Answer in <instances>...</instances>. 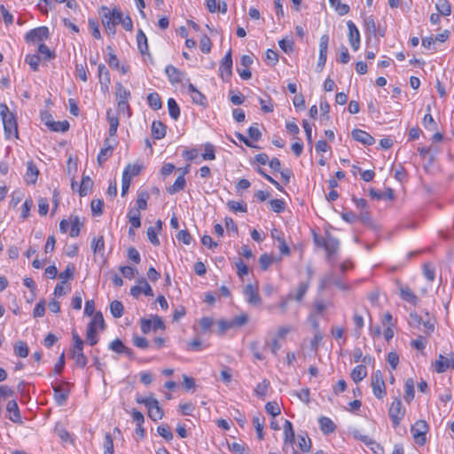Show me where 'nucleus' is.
<instances>
[{
  "label": "nucleus",
  "mask_w": 454,
  "mask_h": 454,
  "mask_svg": "<svg viewBox=\"0 0 454 454\" xmlns=\"http://www.w3.org/2000/svg\"><path fill=\"white\" fill-rule=\"evenodd\" d=\"M100 14L101 22L106 33L114 35L116 32L115 27L121 21V12L117 8L110 10L106 6H102Z\"/></svg>",
  "instance_id": "1"
},
{
  "label": "nucleus",
  "mask_w": 454,
  "mask_h": 454,
  "mask_svg": "<svg viewBox=\"0 0 454 454\" xmlns=\"http://www.w3.org/2000/svg\"><path fill=\"white\" fill-rule=\"evenodd\" d=\"M0 116L4 124V131L6 139H10L13 134L16 138H19L18 124L16 118L12 113L9 111L5 104L0 105Z\"/></svg>",
  "instance_id": "2"
},
{
  "label": "nucleus",
  "mask_w": 454,
  "mask_h": 454,
  "mask_svg": "<svg viewBox=\"0 0 454 454\" xmlns=\"http://www.w3.org/2000/svg\"><path fill=\"white\" fill-rule=\"evenodd\" d=\"M136 402L140 404H145L148 410V416L153 420L157 421L162 419L163 411L159 405L158 400L150 395L146 397H143L139 395L136 396Z\"/></svg>",
  "instance_id": "3"
},
{
  "label": "nucleus",
  "mask_w": 454,
  "mask_h": 454,
  "mask_svg": "<svg viewBox=\"0 0 454 454\" xmlns=\"http://www.w3.org/2000/svg\"><path fill=\"white\" fill-rule=\"evenodd\" d=\"M72 339L74 345L70 349L71 357L74 360L77 366L84 368L88 362L87 357L83 353L84 342L76 332H73Z\"/></svg>",
  "instance_id": "4"
},
{
  "label": "nucleus",
  "mask_w": 454,
  "mask_h": 454,
  "mask_svg": "<svg viewBox=\"0 0 454 454\" xmlns=\"http://www.w3.org/2000/svg\"><path fill=\"white\" fill-rule=\"evenodd\" d=\"M371 381L374 396L378 399H382L386 395V385L380 370L372 374Z\"/></svg>",
  "instance_id": "5"
},
{
  "label": "nucleus",
  "mask_w": 454,
  "mask_h": 454,
  "mask_svg": "<svg viewBox=\"0 0 454 454\" xmlns=\"http://www.w3.org/2000/svg\"><path fill=\"white\" fill-rule=\"evenodd\" d=\"M404 415L405 409L403 406L402 401L399 398H395L388 410V416L393 423L394 427L399 426Z\"/></svg>",
  "instance_id": "6"
},
{
  "label": "nucleus",
  "mask_w": 454,
  "mask_h": 454,
  "mask_svg": "<svg viewBox=\"0 0 454 454\" xmlns=\"http://www.w3.org/2000/svg\"><path fill=\"white\" fill-rule=\"evenodd\" d=\"M69 387L70 383L67 381H64L60 385L52 386L54 400L59 406H63L67 403L70 393Z\"/></svg>",
  "instance_id": "7"
},
{
  "label": "nucleus",
  "mask_w": 454,
  "mask_h": 454,
  "mask_svg": "<svg viewBox=\"0 0 454 454\" xmlns=\"http://www.w3.org/2000/svg\"><path fill=\"white\" fill-rule=\"evenodd\" d=\"M232 64L231 50H229L219 65L220 76L223 81H230L232 75Z\"/></svg>",
  "instance_id": "8"
},
{
  "label": "nucleus",
  "mask_w": 454,
  "mask_h": 454,
  "mask_svg": "<svg viewBox=\"0 0 454 454\" xmlns=\"http://www.w3.org/2000/svg\"><path fill=\"white\" fill-rule=\"evenodd\" d=\"M411 434L415 440V442L419 444L423 445L426 442V435L428 431V426L425 420H418L412 427H411Z\"/></svg>",
  "instance_id": "9"
},
{
  "label": "nucleus",
  "mask_w": 454,
  "mask_h": 454,
  "mask_svg": "<svg viewBox=\"0 0 454 454\" xmlns=\"http://www.w3.org/2000/svg\"><path fill=\"white\" fill-rule=\"evenodd\" d=\"M50 35L49 28L47 27H39L28 31L25 39L27 43L42 42L48 39Z\"/></svg>",
  "instance_id": "10"
},
{
  "label": "nucleus",
  "mask_w": 454,
  "mask_h": 454,
  "mask_svg": "<svg viewBox=\"0 0 454 454\" xmlns=\"http://www.w3.org/2000/svg\"><path fill=\"white\" fill-rule=\"evenodd\" d=\"M334 285L339 289L348 290V286L344 284L340 278L336 277L333 272H330L329 274L324 276L319 283V288L321 290L327 288L329 286Z\"/></svg>",
  "instance_id": "11"
},
{
  "label": "nucleus",
  "mask_w": 454,
  "mask_h": 454,
  "mask_svg": "<svg viewBox=\"0 0 454 454\" xmlns=\"http://www.w3.org/2000/svg\"><path fill=\"white\" fill-rule=\"evenodd\" d=\"M433 366L437 373H442L449 368H454V354L451 353L449 356L439 355L438 359L433 364Z\"/></svg>",
  "instance_id": "12"
},
{
  "label": "nucleus",
  "mask_w": 454,
  "mask_h": 454,
  "mask_svg": "<svg viewBox=\"0 0 454 454\" xmlns=\"http://www.w3.org/2000/svg\"><path fill=\"white\" fill-rule=\"evenodd\" d=\"M138 285H136L130 288V294L134 298H137L140 294H144L146 296H153V291L145 278H141L137 280Z\"/></svg>",
  "instance_id": "13"
},
{
  "label": "nucleus",
  "mask_w": 454,
  "mask_h": 454,
  "mask_svg": "<svg viewBox=\"0 0 454 454\" xmlns=\"http://www.w3.org/2000/svg\"><path fill=\"white\" fill-rule=\"evenodd\" d=\"M348 29V42L350 43L351 48L356 51L360 47V33L356 24L348 20L347 22Z\"/></svg>",
  "instance_id": "14"
},
{
  "label": "nucleus",
  "mask_w": 454,
  "mask_h": 454,
  "mask_svg": "<svg viewBox=\"0 0 454 454\" xmlns=\"http://www.w3.org/2000/svg\"><path fill=\"white\" fill-rule=\"evenodd\" d=\"M340 247V241L337 238L331 234H326L325 244H324V249L326 252V259L330 262L333 256L337 253Z\"/></svg>",
  "instance_id": "15"
},
{
  "label": "nucleus",
  "mask_w": 454,
  "mask_h": 454,
  "mask_svg": "<svg viewBox=\"0 0 454 454\" xmlns=\"http://www.w3.org/2000/svg\"><path fill=\"white\" fill-rule=\"evenodd\" d=\"M328 43H329V36L328 35L325 34L320 37L319 42V56H318V61L317 67L320 70L323 69V67L325 65L326 59H327V49H328Z\"/></svg>",
  "instance_id": "16"
},
{
  "label": "nucleus",
  "mask_w": 454,
  "mask_h": 454,
  "mask_svg": "<svg viewBox=\"0 0 454 454\" xmlns=\"http://www.w3.org/2000/svg\"><path fill=\"white\" fill-rule=\"evenodd\" d=\"M246 296L247 301L251 305H259L261 303V298L258 294V290L252 284H247L243 291Z\"/></svg>",
  "instance_id": "17"
},
{
  "label": "nucleus",
  "mask_w": 454,
  "mask_h": 454,
  "mask_svg": "<svg viewBox=\"0 0 454 454\" xmlns=\"http://www.w3.org/2000/svg\"><path fill=\"white\" fill-rule=\"evenodd\" d=\"M354 140L363 144L364 145H372L375 143V139L368 132L355 129L351 132Z\"/></svg>",
  "instance_id": "18"
},
{
  "label": "nucleus",
  "mask_w": 454,
  "mask_h": 454,
  "mask_svg": "<svg viewBox=\"0 0 454 454\" xmlns=\"http://www.w3.org/2000/svg\"><path fill=\"white\" fill-rule=\"evenodd\" d=\"M98 76L101 90L103 91L108 90L111 83L110 73L104 64H99L98 67Z\"/></svg>",
  "instance_id": "19"
},
{
  "label": "nucleus",
  "mask_w": 454,
  "mask_h": 454,
  "mask_svg": "<svg viewBox=\"0 0 454 454\" xmlns=\"http://www.w3.org/2000/svg\"><path fill=\"white\" fill-rule=\"evenodd\" d=\"M165 73L172 84L181 83L185 76V73L172 65L166 67Z\"/></svg>",
  "instance_id": "20"
},
{
  "label": "nucleus",
  "mask_w": 454,
  "mask_h": 454,
  "mask_svg": "<svg viewBox=\"0 0 454 454\" xmlns=\"http://www.w3.org/2000/svg\"><path fill=\"white\" fill-rule=\"evenodd\" d=\"M399 293L401 298L412 304L416 305L419 301L418 296L411 290V288L407 286L399 285Z\"/></svg>",
  "instance_id": "21"
},
{
  "label": "nucleus",
  "mask_w": 454,
  "mask_h": 454,
  "mask_svg": "<svg viewBox=\"0 0 454 454\" xmlns=\"http://www.w3.org/2000/svg\"><path fill=\"white\" fill-rule=\"evenodd\" d=\"M6 411L10 413L9 419L14 423H21V415L18 403L15 400H11L6 405Z\"/></svg>",
  "instance_id": "22"
},
{
  "label": "nucleus",
  "mask_w": 454,
  "mask_h": 454,
  "mask_svg": "<svg viewBox=\"0 0 454 454\" xmlns=\"http://www.w3.org/2000/svg\"><path fill=\"white\" fill-rule=\"evenodd\" d=\"M364 26L365 33L369 35L367 36V40H366V42L368 43L369 41L371 40V36L376 37L377 33H378L377 27H376V23H375V20H374V18L372 15L366 16L364 18Z\"/></svg>",
  "instance_id": "23"
},
{
  "label": "nucleus",
  "mask_w": 454,
  "mask_h": 454,
  "mask_svg": "<svg viewBox=\"0 0 454 454\" xmlns=\"http://www.w3.org/2000/svg\"><path fill=\"white\" fill-rule=\"evenodd\" d=\"M39 175V170L33 161H28L27 164V172L25 175V181L27 184H35Z\"/></svg>",
  "instance_id": "24"
},
{
  "label": "nucleus",
  "mask_w": 454,
  "mask_h": 454,
  "mask_svg": "<svg viewBox=\"0 0 454 454\" xmlns=\"http://www.w3.org/2000/svg\"><path fill=\"white\" fill-rule=\"evenodd\" d=\"M137 48L142 55H150L147 37L142 29L137 34Z\"/></svg>",
  "instance_id": "25"
},
{
  "label": "nucleus",
  "mask_w": 454,
  "mask_h": 454,
  "mask_svg": "<svg viewBox=\"0 0 454 454\" xmlns=\"http://www.w3.org/2000/svg\"><path fill=\"white\" fill-rule=\"evenodd\" d=\"M318 423L320 427V430L325 434H328L335 431V425L333 421L325 416H322L318 419Z\"/></svg>",
  "instance_id": "26"
},
{
  "label": "nucleus",
  "mask_w": 454,
  "mask_h": 454,
  "mask_svg": "<svg viewBox=\"0 0 454 454\" xmlns=\"http://www.w3.org/2000/svg\"><path fill=\"white\" fill-rule=\"evenodd\" d=\"M167 127L160 121H154L152 124V135L155 139H161L166 135Z\"/></svg>",
  "instance_id": "27"
},
{
  "label": "nucleus",
  "mask_w": 454,
  "mask_h": 454,
  "mask_svg": "<svg viewBox=\"0 0 454 454\" xmlns=\"http://www.w3.org/2000/svg\"><path fill=\"white\" fill-rule=\"evenodd\" d=\"M93 181L89 176H82V182L79 187V194L81 197H85L92 190Z\"/></svg>",
  "instance_id": "28"
},
{
  "label": "nucleus",
  "mask_w": 454,
  "mask_h": 454,
  "mask_svg": "<svg viewBox=\"0 0 454 454\" xmlns=\"http://www.w3.org/2000/svg\"><path fill=\"white\" fill-rule=\"evenodd\" d=\"M366 376H367V370H366L365 365H364V364H359V365L356 366L350 373L351 379L356 383L363 380Z\"/></svg>",
  "instance_id": "29"
},
{
  "label": "nucleus",
  "mask_w": 454,
  "mask_h": 454,
  "mask_svg": "<svg viewBox=\"0 0 454 454\" xmlns=\"http://www.w3.org/2000/svg\"><path fill=\"white\" fill-rule=\"evenodd\" d=\"M295 440V434L293 425L289 420H286L284 424V441L293 444Z\"/></svg>",
  "instance_id": "30"
},
{
  "label": "nucleus",
  "mask_w": 454,
  "mask_h": 454,
  "mask_svg": "<svg viewBox=\"0 0 454 454\" xmlns=\"http://www.w3.org/2000/svg\"><path fill=\"white\" fill-rule=\"evenodd\" d=\"M427 114L423 118V125H424L425 129H427L430 131H434L437 129V125L431 114L430 105H427Z\"/></svg>",
  "instance_id": "31"
},
{
  "label": "nucleus",
  "mask_w": 454,
  "mask_h": 454,
  "mask_svg": "<svg viewBox=\"0 0 454 454\" xmlns=\"http://www.w3.org/2000/svg\"><path fill=\"white\" fill-rule=\"evenodd\" d=\"M435 8L441 15L449 16L451 13V6L448 0H436Z\"/></svg>",
  "instance_id": "32"
},
{
  "label": "nucleus",
  "mask_w": 454,
  "mask_h": 454,
  "mask_svg": "<svg viewBox=\"0 0 454 454\" xmlns=\"http://www.w3.org/2000/svg\"><path fill=\"white\" fill-rule=\"evenodd\" d=\"M147 103L153 110H159L162 107V102L157 92H152L147 96Z\"/></svg>",
  "instance_id": "33"
},
{
  "label": "nucleus",
  "mask_w": 454,
  "mask_h": 454,
  "mask_svg": "<svg viewBox=\"0 0 454 454\" xmlns=\"http://www.w3.org/2000/svg\"><path fill=\"white\" fill-rule=\"evenodd\" d=\"M14 354L19 356L25 358L28 356L29 350L26 342L20 340L14 344Z\"/></svg>",
  "instance_id": "34"
},
{
  "label": "nucleus",
  "mask_w": 454,
  "mask_h": 454,
  "mask_svg": "<svg viewBox=\"0 0 454 454\" xmlns=\"http://www.w3.org/2000/svg\"><path fill=\"white\" fill-rule=\"evenodd\" d=\"M186 181L185 178L183 176H179L174 184L169 186L167 191L169 194H175L178 192L179 191L183 190L185 186Z\"/></svg>",
  "instance_id": "35"
},
{
  "label": "nucleus",
  "mask_w": 454,
  "mask_h": 454,
  "mask_svg": "<svg viewBox=\"0 0 454 454\" xmlns=\"http://www.w3.org/2000/svg\"><path fill=\"white\" fill-rule=\"evenodd\" d=\"M168 109L169 116L173 120H177L179 118L180 108H179L176 101L172 98L168 99Z\"/></svg>",
  "instance_id": "36"
},
{
  "label": "nucleus",
  "mask_w": 454,
  "mask_h": 454,
  "mask_svg": "<svg viewBox=\"0 0 454 454\" xmlns=\"http://www.w3.org/2000/svg\"><path fill=\"white\" fill-rule=\"evenodd\" d=\"M110 311L114 318H120L124 312L123 304L119 301H114L110 303Z\"/></svg>",
  "instance_id": "37"
},
{
  "label": "nucleus",
  "mask_w": 454,
  "mask_h": 454,
  "mask_svg": "<svg viewBox=\"0 0 454 454\" xmlns=\"http://www.w3.org/2000/svg\"><path fill=\"white\" fill-rule=\"evenodd\" d=\"M149 200V193L145 191L140 192L137 195L136 206L137 210H145L147 207V200Z\"/></svg>",
  "instance_id": "38"
},
{
  "label": "nucleus",
  "mask_w": 454,
  "mask_h": 454,
  "mask_svg": "<svg viewBox=\"0 0 454 454\" xmlns=\"http://www.w3.org/2000/svg\"><path fill=\"white\" fill-rule=\"evenodd\" d=\"M130 98V92L129 90L124 88L121 83L116 85V100L117 102L128 101Z\"/></svg>",
  "instance_id": "39"
},
{
  "label": "nucleus",
  "mask_w": 454,
  "mask_h": 454,
  "mask_svg": "<svg viewBox=\"0 0 454 454\" xmlns=\"http://www.w3.org/2000/svg\"><path fill=\"white\" fill-rule=\"evenodd\" d=\"M405 394H404V400L407 403H411L414 398V381L412 379H408L405 382Z\"/></svg>",
  "instance_id": "40"
},
{
  "label": "nucleus",
  "mask_w": 454,
  "mask_h": 454,
  "mask_svg": "<svg viewBox=\"0 0 454 454\" xmlns=\"http://www.w3.org/2000/svg\"><path fill=\"white\" fill-rule=\"evenodd\" d=\"M308 289L309 283L301 282L297 286L296 294L294 295L293 294V299L298 302H301L303 300Z\"/></svg>",
  "instance_id": "41"
},
{
  "label": "nucleus",
  "mask_w": 454,
  "mask_h": 454,
  "mask_svg": "<svg viewBox=\"0 0 454 454\" xmlns=\"http://www.w3.org/2000/svg\"><path fill=\"white\" fill-rule=\"evenodd\" d=\"M298 445L301 451L309 452L311 449V440L305 434L304 435H298Z\"/></svg>",
  "instance_id": "42"
},
{
  "label": "nucleus",
  "mask_w": 454,
  "mask_h": 454,
  "mask_svg": "<svg viewBox=\"0 0 454 454\" xmlns=\"http://www.w3.org/2000/svg\"><path fill=\"white\" fill-rule=\"evenodd\" d=\"M47 127H49L51 129V130H52V131L65 132V131H67L69 129V122L67 121H53L52 123H47Z\"/></svg>",
  "instance_id": "43"
},
{
  "label": "nucleus",
  "mask_w": 454,
  "mask_h": 454,
  "mask_svg": "<svg viewBox=\"0 0 454 454\" xmlns=\"http://www.w3.org/2000/svg\"><path fill=\"white\" fill-rule=\"evenodd\" d=\"M329 2L340 15H345L349 12V6L342 4L340 0H329Z\"/></svg>",
  "instance_id": "44"
},
{
  "label": "nucleus",
  "mask_w": 454,
  "mask_h": 454,
  "mask_svg": "<svg viewBox=\"0 0 454 454\" xmlns=\"http://www.w3.org/2000/svg\"><path fill=\"white\" fill-rule=\"evenodd\" d=\"M74 266L73 264H69L67 266L66 270L59 275V277L61 283H66L67 281L74 278Z\"/></svg>",
  "instance_id": "45"
},
{
  "label": "nucleus",
  "mask_w": 454,
  "mask_h": 454,
  "mask_svg": "<svg viewBox=\"0 0 454 454\" xmlns=\"http://www.w3.org/2000/svg\"><path fill=\"white\" fill-rule=\"evenodd\" d=\"M38 52L47 60L53 59L56 57V54L44 43L39 44Z\"/></svg>",
  "instance_id": "46"
},
{
  "label": "nucleus",
  "mask_w": 454,
  "mask_h": 454,
  "mask_svg": "<svg viewBox=\"0 0 454 454\" xmlns=\"http://www.w3.org/2000/svg\"><path fill=\"white\" fill-rule=\"evenodd\" d=\"M91 247L95 254H102L105 249L104 237L99 236L98 239L94 238L91 242Z\"/></svg>",
  "instance_id": "47"
},
{
  "label": "nucleus",
  "mask_w": 454,
  "mask_h": 454,
  "mask_svg": "<svg viewBox=\"0 0 454 454\" xmlns=\"http://www.w3.org/2000/svg\"><path fill=\"white\" fill-rule=\"evenodd\" d=\"M86 340L90 346H94L98 343V339L97 337V331L92 325H88L86 333Z\"/></svg>",
  "instance_id": "48"
},
{
  "label": "nucleus",
  "mask_w": 454,
  "mask_h": 454,
  "mask_svg": "<svg viewBox=\"0 0 454 454\" xmlns=\"http://www.w3.org/2000/svg\"><path fill=\"white\" fill-rule=\"evenodd\" d=\"M131 182V175L128 171L122 172L121 176V196H125L128 192Z\"/></svg>",
  "instance_id": "49"
},
{
  "label": "nucleus",
  "mask_w": 454,
  "mask_h": 454,
  "mask_svg": "<svg viewBox=\"0 0 454 454\" xmlns=\"http://www.w3.org/2000/svg\"><path fill=\"white\" fill-rule=\"evenodd\" d=\"M40 59V57L36 54H28L26 56L25 61L35 72L38 70Z\"/></svg>",
  "instance_id": "50"
},
{
  "label": "nucleus",
  "mask_w": 454,
  "mask_h": 454,
  "mask_svg": "<svg viewBox=\"0 0 454 454\" xmlns=\"http://www.w3.org/2000/svg\"><path fill=\"white\" fill-rule=\"evenodd\" d=\"M88 325H92L95 328L96 326H98L101 330H104L106 327V324L102 313L100 311L96 312L93 319L90 322Z\"/></svg>",
  "instance_id": "51"
},
{
  "label": "nucleus",
  "mask_w": 454,
  "mask_h": 454,
  "mask_svg": "<svg viewBox=\"0 0 454 454\" xmlns=\"http://www.w3.org/2000/svg\"><path fill=\"white\" fill-rule=\"evenodd\" d=\"M228 207L234 212H247V206L244 202L230 200L227 203Z\"/></svg>",
  "instance_id": "52"
},
{
  "label": "nucleus",
  "mask_w": 454,
  "mask_h": 454,
  "mask_svg": "<svg viewBox=\"0 0 454 454\" xmlns=\"http://www.w3.org/2000/svg\"><path fill=\"white\" fill-rule=\"evenodd\" d=\"M265 411L272 417H276L280 414V407L277 402H268L265 404Z\"/></svg>",
  "instance_id": "53"
},
{
  "label": "nucleus",
  "mask_w": 454,
  "mask_h": 454,
  "mask_svg": "<svg viewBox=\"0 0 454 454\" xmlns=\"http://www.w3.org/2000/svg\"><path fill=\"white\" fill-rule=\"evenodd\" d=\"M104 202L102 200H93L90 203V207L93 215H101L103 214Z\"/></svg>",
  "instance_id": "54"
},
{
  "label": "nucleus",
  "mask_w": 454,
  "mask_h": 454,
  "mask_svg": "<svg viewBox=\"0 0 454 454\" xmlns=\"http://www.w3.org/2000/svg\"><path fill=\"white\" fill-rule=\"evenodd\" d=\"M229 450L234 454H245L248 450L246 444L239 442L229 443Z\"/></svg>",
  "instance_id": "55"
},
{
  "label": "nucleus",
  "mask_w": 454,
  "mask_h": 454,
  "mask_svg": "<svg viewBox=\"0 0 454 454\" xmlns=\"http://www.w3.org/2000/svg\"><path fill=\"white\" fill-rule=\"evenodd\" d=\"M104 454H114V441L109 433L105 435Z\"/></svg>",
  "instance_id": "56"
},
{
  "label": "nucleus",
  "mask_w": 454,
  "mask_h": 454,
  "mask_svg": "<svg viewBox=\"0 0 454 454\" xmlns=\"http://www.w3.org/2000/svg\"><path fill=\"white\" fill-rule=\"evenodd\" d=\"M81 222L78 216H74L71 223L70 236L75 238L79 236L81 230Z\"/></svg>",
  "instance_id": "57"
},
{
  "label": "nucleus",
  "mask_w": 454,
  "mask_h": 454,
  "mask_svg": "<svg viewBox=\"0 0 454 454\" xmlns=\"http://www.w3.org/2000/svg\"><path fill=\"white\" fill-rule=\"evenodd\" d=\"M158 434L167 441L173 439V434L167 425H160L157 427Z\"/></svg>",
  "instance_id": "58"
},
{
  "label": "nucleus",
  "mask_w": 454,
  "mask_h": 454,
  "mask_svg": "<svg viewBox=\"0 0 454 454\" xmlns=\"http://www.w3.org/2000/svg\"><path fill=\"white\" fill-rule=\"evenodd\" d=\"M271 210L276 213H281L286 208V203L284 200L279 199H274L270 201Z\"/></svg>",
  "instance_id": "59"
},
{
  "label": "nucleus",
  "mask_w": 454,
  "mask_h": 454,
  "mask_svg": "<svg viewBox=\"0 0 454 454\" xmlns=\"http://www.w3.org/2000/svg\"><path fill=\"white\" fill-rule=\"evenodd\" d=\"M124 343L120 339H115L109 344V349L112 351L117 353V354H122V351L125 348Z\"/></svg>",
  "instance_id": "60"
},
{
  "label": "nucleus",
  "mask_w": 454,
  "mask_h": 454,
  "mask_svg": "<svg viewBox=\"0 0 454 454\" xmlns=\"http://www.w3.org/2000/svg\"><path fill=\"white\" fill-rule=\"evenodd\" d=\"M202 158L205 160H212L215 159V146L212 144L207 143L205 145V153L202 154Z\"/></svg>",
  "instance_id": "61"
},
{
  "label": "nucleus",
  "mask_w": 454,
  "mask_h": 454,
  "mask_svg": "<svg viewBox=\"0 0 454 454\" xmlns=\"http://www.w3.org/2000/svg\"><path fill=\"white\" fill-rule=\"evenodd\" d=\"M270 387V381L267 380H263L260 382L255 387V393L258 396L263 397L266 395L268 387Z\"/></svg>",
  "instance_id": "62"
},
{
  "label": "nucleus",
  "mask_w": 454,
  "mask_h": 454,
  "mask_svg": "<svg viewBox=\"0 0 454 454\" xmlns=\"http://www.w3.org/2000/svg\"><path fill=\"white\" fill-rule=\"evenodd\" d=\"M176 239L178 241L183 242L185 245H190L192 241V237L186 230L180 231L177 235Z\"/></svg>",
  "instance_id": "63"
},
{
  "label": "nucleus",
  "mask_w": 454,
  "mask_h": 454,
  "mask_svg": "<svg viewBox=\"0 0 454 454\" xmlns=\"http://www.w3.org/2000/svg\"><path fill=\"white\" fill-rule=\"evenodd\" d=\"M273 258L267 254H263L259 258V264L262 270H267L272 263Z\"/></svg>",
  "instance_id": "64"
}]
</instances>
